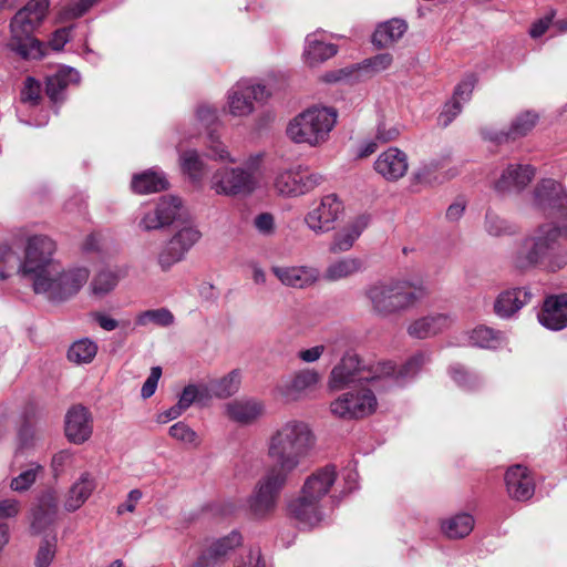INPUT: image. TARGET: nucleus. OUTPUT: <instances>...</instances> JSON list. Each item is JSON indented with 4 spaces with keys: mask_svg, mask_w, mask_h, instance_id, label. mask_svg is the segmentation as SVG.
I'll list each match as a JSON object with an SVG mask.
<instances>
[{
    "mask_svg": "<svg viewBox=\"0 0 567 567\" xmlns=\"http://www.w3.org/2000/svg\"><path fill=\"white\" fill-rule=\"evenodd\" d=\"M56 243L48 235L25 236L23 257L18 275L30 282L35 295L51 302H63L75 296L86 284V267L65 269L54 257Z\"/></svg>",
    "mask_w": 567,
    "mask_h": 567,
    "instance_id": "1",
    "label": "nucleus"
},
{
    "mask_svg": "<svg viewBox=\"0 0 567 567\" xmlns=\"http://www.w3.org/2000/svg\"><path fill=\"white\" fill-rule=\"evenodd\" d=\"M315 444L316 436L307 422L289 420L270 435L267 453L276 462L275 468L290 475L310 454Z\"/></svg>",
    "mask_w": 567,
    "mask_h": 567,
    "instance_id": "2",
    "label": "nucleus"
},
{
    "mask_svg": "<svg viewBox=\"0 0 567 567\" xmlns=\"http://www.w3.org/2000/svg\"><path fill=\"white\" fill-rule=\"evenodd\" d=\"M364 295L372 312L388 318L414 308L427 296V290L422 284L390 278L369 285Z\"/></svg>",
    "mask_w": 567,
    "mask_h": 567,
    "instance_id": "3",
    "label": "nucleus"
},
{
    "mask_svg": "<svg viewBox=\"0 0 567 567\" xmlns=\"http://www.w3.org/2000/svg\"><path fill=\"white\" fill-rule=\"evenodd\" d=\"M337 480L333 465H327L312 472L305 480L300 494L288 504L289 514L306 527L318 525L324 516L323 499L330 493Z\"/></svg>",
    "mask_w": 567,
    "mask_h": 567,
    "instance_id": "4",
    "label": "nucleus"
},
{
    "mask_svg": "<svg viewBox=\"0 0 567 567\" xmlns=\"http://www.w3.org/2000/svg\"><path fill=\"white\" fill-rule=\"evenodd\" d=\"M49 10L48 0H29L11 19L8 48L21 59H41L44 44L33 37Z\"/></svg>",
    "mask_w": 567,
    "mask_h": 567,
    "instance_id": "5",
    "label": "nucleus"
},
{
    "mask_svg": "<svg viewBox=\"0 0 567 567\" xmlns=\"http://www.w3.org/2000/svg\"><path fill=\"white\" fill-rule=\"evenodd\" d=\"M338 118L333 107L311 106L297 114L287 125V136L296 144L311 147L326 143Z\"/></svg>",
    "mask_w": 567,
    "mask_h": 567,
    "instance_id": "6",
    "label": "nucleus"
},
{
    "mask_svg": "<svg viewBox=\"0 0 567 567\" xmlns=\"http://www.w3.org/2000/svg\"><path fill=\"white\" fill-rule=\"evenodd\" d=\"M261 156H250L241 166H221L209 178L210 189L220 196H247L256 190L259 184L258 171Z\"/></svg>",
    "mask_w": 567,
    "mask_h": 567,
    "instance_id": "7",
    "label": "nucleus"
},
{
    "mask_svg": "<svg viewBox=\"0 0 567 567\" xmlns=\"http://www.w3.org/2000/svg\"><path fill=\"white\" fill-rule=\"evenodd\" d=\"M382 369L379 367V362L362 367L357 354L347 352L332 368L328 378V386L332 391H339L367 383L377 391H381L380 378L384 372Z\"/></svg>",
    "mask_w": 567,
    "mask_h": 567,
    "instance_id": "8",
    "label": "nucleus"
},
{
    "mask_svg": "<svg viewBox=\"0 0 567 567\" xmlns=\"http://www.w3.org/2000/svg\"><path fill=\"white\" fill-rule=\"evenodd\" d=\"M272 94L264 81L244 79L227 92L225 110L234 117H247L255 111V103H265Z\"/></svg>",
    "mask_w": 567,
    "mask_h": 567,
    "instance_id": "9",
    "label": "nucleus"
},
{
    "mask_svg": "<svg viewBox=\"0 0 567 567\" xmlns=\"http://www.w3.org/2000/svg\"><path fill=\"white\" fill-rule=\"evenodd\" d=\"M377 390L371 385L363 383L353 386L330 403V412L343 420L363 419L373 414L378 408L375 396ZM381 391H378L380 393Z\"/></svg>",
    "mask_w": 567,
    "mask_h": 567,
    "instance_id": "10",
    "label": "nucleus"
},
{
    "mask_svg": "<svg viewBox=\"0 0 567 567\" xmlns=\"http://www.w3.org/2000/svg\"><path fill=\"white\" fill-rule=\"evenodd\" d=\"M343 213L341 199L336 194H328L311 204L303 216V225L313 235L322 236L334 230Z\"/></svg>",
    "mask_w": 567,
    "mask_h": 567,
    "instance_id": "11",
    "label": "nucleus"
},
{
    "mask_svg": "<svg viewBox=\"0 0 567 567\" xmlns=\"http://www.w3.org/2000/svg\"><path fill=\"white\" fill-rule=\"evenodd\" d=\"M322 181L321 175L311 173L301 165H295L278 169L275 173L272 186L278 195L292 198L312 192Z\"/></svg>",
    "mask_w": 567,
    "mask_h": 567,
    "instance_id": "12",
    "label": "nucleus"
},
{
    "mask_svg": "<svg viewBox=\"0 0 567 567\" xmlns=\"http://www.w3.org/2000/svg\"><path fill=\"white\" fill-rule=\"evenodd\" d=\"M288 476L289 474L270 467L260 477L249 498V507L255 516L264 517L276 508L280 492L286 485Z\"/></svg>",
    "mask_w": 567,
    "mask_h": 567,
    "instance_id": "13",
    "label": "nucleus"
},
{
    "mask_svg": "<svg viewBox=\"0 0 567 567\" xmlns=\"http://www.w3.org/2000/svg\"><path fill=\"white\" fill-rule=\"evenodd\" d=\"M533 206L547 217L567 218V194L555 179L540 181L533 193Z\"/></svg>",
    "mask_w": 567,
    "mask_h": 567,
    "instance_id": "14",
    "label": "nucleus"
},
{
    "mask_svg": "<svg viewBox=\"0 0 567 567\" xmlns=\"http://www.w3.org/2000/svg\"><path fill=\"white\" fill-rule=\"evenodd\" d=\"M182 208V200L177 196H163L155 204H148L141 208L138 227L144 231L165 227L173 223Z\"/></svg>",
    "mask_w": 567,
    "mask_h": 567,
    "instance_id": "15",
    "label": "nucleus"
},
{
    "mask_svg": "<svg viewBox=\"0 0 567 567\" xmlns=\"http://www.w3.org/2000/svg\"><path fill=\"white\" fill-rule=\"evenodd\" d=\"M393 58L390 53H380L372 58L363 60L357 65L327 72L322 80L327 83L348 82L360 80L362 76H373L392 64Z\"/></svg>",
    "mask_w": 567,
    "mask_h": 567,
    "instance_id": "16",
    "label": "nucleus"
},
{
    "mask_svg": "<svg viewBox=\"0 0 567 567\" xmlns=\"http://www.w3.org/2000/svg\"><path fill=\"white\" fill-rule=\"evenodd\" d=\"M430 362V357L424 352H419L406 360L400 369H396L391 362H379L384 372L380 378L381 391H388L395 386H401L412 380L421 369Z\"/></svg>",
    "mask_w": 567,
    "mask_h": 567,
    "instance_id": "17",
    "label": "nucleus"
},
{
    "mask_svg": "<svg viewBox=\"0 0 567 567\" xmlns=\"http://www.w3.org/2000/svg\"><path fill=\"white\" fill-rule=\"evenodd\" d=\"M199 238L200 231L194 226H186L179 229L158 255L161 268L167 270L174 264L181 261Z\"/></svg>",
    "mask_w": 567,
    "mask_h": 567,
    "instance_id": "18",
    "label": "nucleus"
},
{
    "mask_svg": "<svg viewBox=\"0 0 567 567\" xmlns=\"http://www.w3.org/2000/svg\"><path fill=\"white\" fill-rule=\"evenodd\" d=\"M241 544V535L231 532L226 537L206 544L197 551V557L190 567H216L226 556Z\"/></svg>",
    "mask_w": 567,
    "mask_h": 567,
    "instance_id": "19",
    "label": "nucleus"
},
{
    "mask_svg": "<svg viewBox=\"0 0 567 567\" xmlns=\"http://www.w3.org/2000/svg\"><path fill=\"white\" fill-rule=\"evenodd\" d=\"M64 433L73 444L89 441L93 433V417L89 409L81 404L71 406L64 417Z\"/></svg>",
    "mask_w": 567,
    "mask_h": 567,
    "instance_id": "20",
    "label": "nucleus"
},
{
    "mask_svg": "<svg viewBox=\"0 0 567 567\" xmlns=\"http://www.w3.org/2000/svg\"><path fill=\"white\" fill-rule=\"evenodd\" d=\"M538 121V115L532 111L519 113L507 130H485L484 137L497 144L516 141L533 131Z\"/></svg>",
    "mask_w": 567,
    "mask_h": 567,
    "instance_id": "21",
    "label": "nucleus"
},
{
    "mask_svg": "<svg viewBox=\"0 0 567 567\" xmlns=\"http://www.w3.org/2000/svg\"><path fill=\"white\" fill-rule=\"evenodd\" d=\"M408 168V155L394 146L382 152L374 162L375 172L388 182L399 181L406 174Z\"/></svg>",
    "mask_w": 567,
    "mask_h": 567,
    "instance_id": "22",
    "label": "nucleus"
},
{
    "mask_svg": "<svg viewBox=\"0 0 567 567\" xmlns=\"http://www.w3.org/2000/svg\"><path fill=\"white\" fill-rule=\"evenodd\" d=\"M370 218L368 215H358L351 218L343 227L336 231L329 244L331 254L348 252L368 227Z\"/></svg>",
    "mask_w": 567,
    "mask_h": 567,
    "instance_id": "23",
    "label": "nucleus"
},
{
    "mask_svg": "<svg viewBox=\"0 0 567 567\" xmlns=\"http://www.w3.org/2000/svg\"><path fill=\"white\" fill-rule=\"evenodd\" d=\"M271 272L284 286L297 289L310 287L320 278L319 269L312 266H274Z\"/></svg>",
    "mask_w": 567,
    "mask_h": 567,
    "instance_id": "24",
    "label": "nucleus"
},
{
    "mask_svg": "<svg viewBox=\"0 0 567 567\" xmlns=\"http://www.w3.org/2000/svg\"><path fill=\"white\" fill-rule=\"evenodd\" d=\"M320 381L321 374L316 369H301L280 385V392L288 400H299L313 391Z\"/></svg>",
    "mask_w": 567,
    "mask_h": 567,
    "instance_id": "25",
    "label": "nucleus"
},
{
    "mask_svg": "<svg viewBox=\"0 0 567 567\" xmlns=\"http://www.w3.org/2000/svg\"><path fill=\"white\" fill-rule=\"evenodd\" d=\"M538 321L549 330L558 331L567 327V293L549 296L538 313Z\"/></svg>",
    "mask_w": 567,
    "mask_h": 567,
    "instance_id": "26",
    "label": "nucleus"
},
{
    "mask_svg": "<svg viewBox=\"0 0 567 567\" xmlns=\"http://www.w3.org/2000/svg\"><path fill=\"white\" fill-rule=\"evenodd\" d=\"M506 489L513 499L527 501L535 492V483L528 470L522 465L509 467L505 474Z\"/></svg>",
    "mask_w": 567,
    "mask_h": 567,
    "instance_id": "27",
    "label": "nucleus"
},
{
    "mask_svg": "<svg viewBox=\"0 0 567 567\" xmlns=\"http://www.w3.org/2000/svg\"><path fill=\"white\" fill-rule=\"evenodd\" d=\"M225 415L236 423L247 425L257 421L265 413V405L256 399H237L224 406Z\"/></svg>",
    "mask_w": 567,
    "mask_h": 567,
    "instance_id": "28",
    "label": "nucleus"
},
{
    "mask_svg": "<svg viewBox=\"0 0 567 567\" xmlns=\"http://www.w3.org/2000/svg\"><path fill=\"white\" fill-rule=\"evenodd\" d=\"M535 175L530 165L509 164L495 182V189L499 193L522 190Z\"/></svg>",
    "mask_w": 567,
    "mask_h": 567,
    "instance_id": "29",
    "label": "nucleus"
},
{
    "mask_svg": "<svg viewBox=\"0 0 567 567\" xmlns=\"http://www.w3.org/2000/svg\"><path fill=\"white\" fill-rule=\"evenodd\" d=\"M454 319L447 313H433L414 320L408 333L416 339H427L449 329Z\"/></svg>",
    "mask_w": 567,
    "mask_h": 567,
    "instance_id": "30",
    "label": "nucleus"
},
{
    "mask_svg": "<svg viewBox=\"0 0 567 567\" xmlns=\"http://www.w3.org/2000/svg\"><path fill=\"white\" fill-rule=\"evenodd\" d=\"M96 488L95 476L85 471L71 485L64 499V508L68 512H75L81 508L91 497Z\"/></svg>",
    "mask_w": 567,
    "mask_h": 567,
    "instance_id": "31",
    "label": "nucleus"
},
{
    "mask_svg": "<svg viewBox=\"0 0 567 567\" xmlns=\"http://www.w3.org/2000/svg\"><path fill=\"white\" fill-rule=\"evenodd\" d=\"M532 299L527 288H514L501 292L494 302V311L499 318H511Z\"/></svg>",
    "mask_w": 567,
    "mask_h": 567,
    "instance_id": "32",
    "label": "nucleus"
},
{
    "mask_svg": "<svg viewBox=\"0 0 567 567\" xmlns=\"http://www.w3.org/2000/svg\"><path fill=\"white\" fill-rule=\"evenodd\" d=\"M337 47L323 40L320 32L306 37L302 58L307 65L316 66L337 54Z\"/></svg>",
    "mask_w": 567,
    "mask_h": 567,
    "instance_id": "33",
    "label": "nucleus"
},
{
    "mask_svg": "<svg viewBox=\"0 0 567 567\" xmlns=\"http://www.w3.org/2000/svg\"><path fill=\"white\" fill-rule=\"evenodd\" d=\"M80 80V73L75 69L63 66L47 79V95L53 103L62 102L65 99V90L72 84H79Z\"/></svg>",
    "mask_w": 567,
    "mask_h": 567,
    "instance_id": "34",
    "label": "nucleus"
},
{
    "mask_svg": "<svg viewBox=\"0 0 567 567\" xmlns=\"http://www.w3.org/2000/svg\"><path fill=\"white\" fill-rule=\"evenodd\" d=\"M58 497L53 492L43 494L32 513L31 528L34 533H41L50 526L56 516Z\"/></svg>",
    "mask_w": 567,
    "mask_h": 567,
    "instance_id": "35",
    "label": "nucleus"
},
{
    "mask_svg": "<svg viewBox=\"0 0 567 567\" xmlns=\"http://www.w3.org/2000/svg\"><path fill=\"white\" fill-rule=\"evenodd\" d=\"M363 270V261L359 257L346 256L330 262L322 274V278L330 282L350 278Z\"/></svg>",
    "mask_w": 567,
    "mask_h": 567,
    "instance_id": "36",
    "label": "nucleus"
},
{
    "mask_svg": "<svg viewBox=\"0 0 567 567\" xmlns=\"http://www.w3.org/2000/svg\"><path fill=\"white\" fill-rule=\"evenodd\" d=\"M241 374L239 370H233L219 379L209 381L206 385L207 398L227 399L236 394L240 388Z\"/></svg>",
    "mask_w": 567,
    "mask_h": 567,
    "instance_id": "37",
    "label": "nucleus"
},
{
    "mask_svg": "<svg viewBox=\"0 0 567 567\" xmlns=\"http://www.w3.org/2000/svg\"><path fill=\"white\" fill-rule=\"evenodd\" d=\"M474 525L475 520L471 514L458 513L441 520V532L450 539H460L470 535Z\"/></svg>",
    "mask_w": 567,
    "mask_h": 567,
    "instance_id": "38",
    "label": "nucleus"
},
{
    "mask_svg": "<svg viewBox=\"0 0 567 567\" xmlns=\"http://www.w3.org/2000/svg\"><path fill=\"white\" fill-rule=\"evenodd\" d=\"M167 187L168 181L165 174L154 168L137 174L132 179V188L138 194L156 193Z\"/></svg>",
    "mask_w": 567,
    "mask_h": 567,
    "instance_id": "39",
    "label": "nucleus"
},
{
    "mask_svg": "<svg viewBox=\"0 0 567 567\" xmlns=\"http://www.w3.org/2000/svg\"><path fill=\"white\" fill-rule=\"evenodd\" d=\"M408 24L401 19H391L380 23L373 35L372 42L379 48H385L398 41L406 31Z\"/></svg>",
    "mask_w": 567,
    "mask_h": 567,
    "instance_id": "40",
    "label": "nucleus"
},
{
    "mask_svg": "<svg viewBox=\"0 0 567 567\" xmlns=\"http://www.w3.org/2000/svg\"><path fill=\"white\" fill-rule=\"evenodd\" d=\"M176 150L179 154L178 161L182 172L194 183L202 182L205 175V163L196 150H182L177 144Z\"/></svg>",
    "mask_w": 567,
    "mask_h": 567,
    "instance_id": "41",
    "label": "nucleus"
},
{
    "mask_svg": "<svg viewBox=\"0 0 567 567\" xmlns=\"http://www.w3.org/2000/svg\"><path fill=\"white\" fill-rule=\"evenodd\" d=\"M96 353L97 344L89 338H82L70 346L68 359L75 364H87L95 358Z\"/></svg>",
    "mask_w": 567,
    "mask_h": 567,
    "instance_id": "42",
    "label": "nucleus"
},
{
    "mask_svg": "<svg viewBox=\"0 0 567 567\" xmlns=\"http://www.w3.org/2000/svg\"><path fill=\"white\" fill-rule=\"evenodd\" d=\"M503 340L502 332L484 326L476 327L470 334L472 346L485 349H495L503 343Z\"/></svg>",
    "mask_w": 567,
    "mask_h": 567,
    "instance_id": "43",
    "label": "nucleus"
},
{
    "mask_svg": "<svg viewBox=\"0 0 567 567\" xmlns=\"http://www.w3.org/2000/svg\"><path fill=\"white\" fill-rule=\"evenodd\" d=\"M118 284V276L110 269L99 271L90 284L91 293L95 297H104Z\"/></svg>",
    "mask_w": 567,
    "mask_h": 567,
    "instance_id": "44",
    "label": "nucleus"
},
{
    "mask_svg": "<svg viewBox=\"0 0 567 567\" xmlns=\"http://www.w3.org/2000/svg\"><path fill=\"white\" fill-rule=\"evenodd\" d=\"M175 322V317L167 308H158L142 311L136 317V324L146 327L154 323L158 327H171Z\"/></svg>",
    "mask_w": 567,
    "mask_h": 567,
    "instance_id": "45",
    "label": "nucleus"
},
{
    "mask_svg": "<svg viewBox=\"0 0 567 567\" xmlns=\"http://www.w3.org/2000/svg\"><path fill=\"white\" fill-rule=\"evenodd\" d=\"M449 374L451 379L464 390H474L482 383V378L465 369L460 363H454L449 368Z\"/></svg>",
    "mask_w": 567,
    "mask_h": 567,
    "instance_id": "46",
    "label": "nucleus"
},
{
    "mask_svg": "<svg viewBox=\"0 0 567 567\" xmlns=\"http://www.w3.org/2000/svg\"><path fill=\"white\" fill-rule=\"evenodd\" d=\"M208 400L205 384H188L183 389L177 403L186 411L192 404H205Z\"/></svg>",
    "mask_w": 567,
    "mask_h": 567,
    "instance_id": "47",
    "label": "nucleus"
},
{
    "mask_svg": "<svg viewBox=\"0 0 567 567\" xmlns=\"http://www.w3.org/2000/svg\"><path fill=\"white\" fill-rule=\"evenodd\" d=\"M42 465L38 463H31L28 468L11 480V489L14 492L28 491L34 484L38 475L42 473Z\"/></svg>",
    "mask_w": 567,
    "mask_h": 567,
    "instance_id": "48",
    "label": "nucleus"
},
{
    "mask_svg": "<svg viewBox=\"0 0 567 567\" xmlns=\"http://www.w3.org/2000/svg\"><path fill=\"white\" fill-rule=\"evenodd\" d=\"M22 258L19 257L17 251L8 246H0V280H4L13 271H18L19 264Z\"/></svg>",
    "mask_w": 567,
    "mask_h": 567,
    "instance_id": "49",
    "label": "nucleus"
},
{
    "mask_svg": "<svg viewBox=\"0 0 567 567\" xmlns=\"http://www.w3.org/2000/svg\"><path fill=\"white\" fill-rule=\"evenodd\" d=\"M208 151L209 157L214 161L236 163V158L231 156L227 146L219 141L218 136L213 132L208 133Z\"/></svg>",
    "mask_w": 567,
    "mask_h": 567,
    "instance_id": "50",
    "label": "nucleus"
},
{
    "mask_svg": "<svg viewBox=\"0 0 567 567\" xmlns=\"http://www.w3.org/2000/svg\"><path fill=\"white\" fill-rule=\"evenodd\" d=\"M485 229L492 236H503L515 233L514 226L492 212L486 214Z\"/></svg>",
    "mask_w": 567,
    "mask_h": 567,
    "instance_id": "51",
    "label": "nucleus"
},
{
    "mask_svg": "<svg viewBox=\"0 0 567 567\" xmlns=\"http://www.w3.org/2000/svg\"><path fill=\"white\" fill-rule=\"evenodd\" d=\"M56 551V538L53 536L51 538H45L37 553L35 556V567H49L54 559Z\"/></svg>",
    "mask_w": 567,
    "mask_h": 567,
    "instance_id": "52",
    "label": "nucleus"
},
{
    "mask_svg": "<svg viewBox=\"0 0 567 567\" xmlns=\"http://www.w3.org/2000/svg\"><path fill=\"white\" fill-rule=\"evenodd\" d=\"M41 439L42 435L38 430L31 426H23L18 435L17 453L34 449Z\"/></svg>",
    "mask_w": 567,
    "mask_h": 567,
    "instance_id": "53",
    "label": "nucleus"
},
{
    "mask_svg": "<svg viewBox=\"0 0 567 567\" xmlns=\"http://www.w3.org/2000/svg\"><path fill=\"white\" fill-rule=\"evenodd\" d=\"M41 83L32 76H28L21 90V102L29 105H37L41 100Z\"/></svg>",
    "mask_w": 567,
    "mask_h": 567,
    "instance_id": "54",
    "label": "nucleus"
},
{
    "mask_svg": "<svg viewBox=\"0 0 567 567\" xmlns=\"http://www.w3.org/2000/svg\"><path fill=\"white\" fill-rule=\"evenodd\" d=\"M169 435L184 444L198 445V436L194 430H192L186 423L177 422L173 424L168 430Z\"/></svg>",
    "mask_w": 567,
    "mask_h": 567,
    "instance_id": "55",
    "label": "nucleus"
},
{
    "mask_svg": "<svg viewBox=\"0 0 567 567\" xmlns=\"http://www.w3.org/2000/svg\"><path fill=\"white\" fill-rule=\"evenodd\" d=\"M218 120L217 109L209 104H199L195 112V121L199 128L209 130Z\"/></svg>",
    "mask_w": 567,
    "mask_h": 567,
    "instance_id": "56",
    "label": "nucleus"
},
{
    "mask_svg": "<svg viewBox=\"0 0 567 567\" xmlns=\"http://www.w3.org/2000/svg\"><path fill=\"white\" fill-rule=\"evenodd\" d=\"M254 228L264 237H271L276 233L275 217L270 213H260L252 220Z\"/></svg>",
    "mask_w": 567,
    "mask_h": 567,
    "instance_id": "57",
    "label": "nucleus"
},
{
    "mask_svg": "<svg viewBox=\"0 0 567 567\" xmlns=\"http://www.w3.org/2000/svg\"><path fill=\"white\" fill-rule=\"evenodd\" d=\"M475 84L476 76L474 74L466 75L455 87L452 100H456L461 104L470 101Z\"/></svg>",
    "mask_w": 567,
    "mask_h": 567,
    "instance_id": "58",
    "label": "nucleus"
},
{
    "mask_svg": "<svg viewBox=\"0 0 567 567\" xmlns=\"http://www.w3.org/2000/svg\"><path fill=\"white\" fill-rule=\"evenodd\" d=\"M462 111V104L456 100L447 102L439 115V124L446 127Z\"/></svg>",
    "mask_w": 567,
    "mask_h": 567,
    "instance_id": "59",
    "label": "nucleus"
},
{
    "mask_svg": "<svg viewBox=\"0 0 567 567\" xmlns=\"http://www.w3.org/2000/svg\"><path fill=\"white\" fill-rule=\"evenodd\" d=\"M73 454L69 450H62L55 453L51 461V467L55 476L62 474L68 465L71 464Z\"/></svg>",
    "mask_w": 567,
    "mask_h": 567,
    "instance_id": "60",
    "label": "nucleus"
},
{
    "mask_svg": "<svg viewBox=\"0 0 567 567\" xmlns=\"http://www.w3.org/2000/svg\"><path fill=\"white\" fill-rule=\"evenodd\" d=\"M161 375V367H153L151 369V373L147 377L141 390L142 398L148 399L155 393Z\"/></svg>",
    "mask_w": 567,
    "mask_h": 567,
    "instance_id": "61",
    "label": "nucleus"
},
{
    "mask_svg": "<svg viewBox=\"0 0 567 567\" xmlns=\"http://www.w3.org/2000/svg\"><path fill=\"white\" fill-rule=\"evenodd\" d=\"M400 128L396 125L380 123L377 128L375 140L381 143L395 141L400 136Z\"/></svg>",
    "mask_w": 567,
    "mask_h": 567,
    "instance_id": "62",
    "label": "nucleus"
},
{
    "mask_svg": "<svg viewBox=\"0 0 567 567\" xmlns=\"http://www.w3.org/2000/svg\"><path fill=\"white\" fill-rule=\"evenodd\" d=\"M326 351L323 344H317L311 348L301 349L297 352V358L303 363L317 362Z\"/></svg>",
    "mask_w": 567,
    "mask_h": 567,
    "instance_id": "63",
    "label": "nucleus"
},
{
    "mask_svg": "<svg viewBox=\"0 0 567 567\" xmlns=\"http://www.w3.org/2000/svg\"><path fill=\"white\" fill-rule=\"evenodd\" d=\"M236 567H265V564L261 561L260 550H249V553L245 557H241L240 561L236 565Z\"/></svg>",
    "mask_w": 567,
    "mask_h": 567,
    "instance_id": "64",
    "label": "nucleus"
}]
</instances>
